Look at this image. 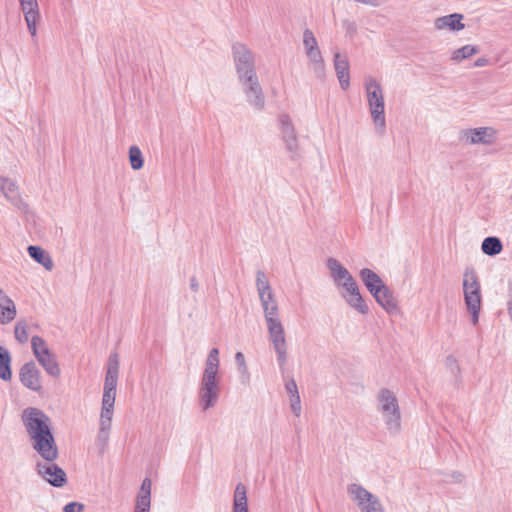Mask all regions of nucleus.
Masks as SVG:
<instances>
[{
	"label": "nucleus",
	"instance_id": "obj_1",
	"mask_svg": "<svg viewBox=\"0 0 512 512\" xmlns=\"http://www.w3.org/2000/svg\"><path fill=\"white\" fill-rule=\"evenodd\" d=\"M21 419L32 440L33 449L47 462L58 458V447L55 442L50 418L40 409L28 407L23 410Z\"/></svg>",
	"mask_w": 512,
	"mask_h": 512
},
{
	"label": "nucleus",
	"instance_id": "obj_2",
	"mask_svg": "<svg viewBox=\"0 0 512 512\" xmlns=\"http://www.w3.org/2000/svg\"><path fill=\"white\" fill-rule=\"evenodd\" d=\"M263 307L267 330L270 341L277 356V362L281 369H284L287 360V341L284 326L278 317V304L273 291L263 293V299L259 298Z\"/></svg>",
	"mask_w": 512,
	"mask_h": 512
},
{
	"label": "nucleus",
	"instance_id": "obj_3",
	"mask_svg": "<svg viewBox=\"0 0 512 512\" xmlns=\"http://www.w3.org/2000/svg\"><path fill=\"white\" fill-rule=\"evenodd\" d=\"M377 401L386 428L391 434H398L401 430V412L396 395L390 389L382 388L377 395Z\"/></svg>",
	"mask_w": 512,
	"mask_h": 512
},
{
	"label": "nucleus",
	"instance_id": "obj_4",
	"mask_svg": "<svg viewBox=\"0 0 512 512\" xmlns=\"http://www.w3.org/2000/svg\"><path fill=\"white\" fill-rule=\"evenodd\" d=\"M365 90L371 117L376 128L382 134L386 126L384 112L385 104L382 87L375 78L369 76L365 79Z\"/></svg>",
	"mask_w": 512,
	"mask_h": 512
},
{
	"label": "nucleus",
	"instance_id": "obj_5",
	"mask_svg": "<svg viewBox=\"0 0 512 512\" xmlns=\"http://www.w3.org/2000/svg\"><path fill=\"white\" fill-rule=\"evenodd\" d=\"M463 291L464 301L468 312L471 314V321L474 325L478 323L481 309V287L476 271L473 267H467L464 271Z\"/></svg>",
	"mask_w": 512,
	"mask_h": 512
},
{
	"label": "nucleus",
	"instance_id": "obj_6",
	"mask_svg": "<svg viewBox=\"0 0 512 512\" xmlns=\"http://www.w3.org/2000/svg\"><path fill=\"white\" fill-rule=\"evenodd\" d=\"M232 53L239 80L257 75L254 55L245 44L234 43Z\"/></svg>",
	"mask_w": 512,
	"mask_h": 512
},
{
	"label": "nucleus",
	"instance_id": "obj_7",
	"mask_svg": "<svg viewBox=\"0 0 512 512\" xmlns=\"http://www.w3.org/2000/svg\"><path fill=\"white\" fill-rule=\"evenodd\" d=\"M219 365V350L218 348H212L205 362V369L201 378L200 388L220 392L219 379L217 378Z\"/></svg>",
	"mask_w": 512,
	"mask_h": 512
},
{
	"label": "nucleus",
	"instance_id": "obj_8",
	"mask_svg": "<svg viewBox=\"0 0 512 512\" xmlns=\"http://www.w3.org/2000/svg\"><path fill=\"white\" fill-rule=\"evenodd\" d=\"M243 87L247 102L256 110H263L265 107V95L258 80V76H250L239 80Z\"/></svg>",
	"mask_w": 512,
	"mask_h": 512
},
{
	"label": "nucleus",
	"instance_id": "obj_9",
	"mask_svg": "<svg viewBox=\"0 0 512 512\" xmlns=\"http://www.w3.org/2000/svg\"><path fill=\"white\" fill-rule=\"evenodd\" d=\"M37 473L51 486L61 488L67 484L65 471L53 462L36 464Z\"/></svg>",
	"mask_w": 512,
	"mask_h": 512
},
{
	"label": "nucleus",
	"instance_id": "obj_10",
	"mask_svg": "<svg viewBox=\"0 0 512 512\" xmlns=\"http://www.w3.org/2000/svg\"><path fill=\"white\" fill-rule=\"evenodd\" d=\"M20 9L24 15L27 29L37 45V23L41 19L39 4L37 0H18Z\"/></svg>",
	"mask_w": 512,
	"mask_h": 512
},
{
	"label": "nucleus",
	"instance_id": "obj_11",
	"mask_svg": "<svg viewBox=\"0 0 512 512\" xmlns=\"http://www.w3.org/2000/svg\"><path fill=\"white\" fill-rule=\"evenodd\" d=\"M0 191L4 197L20 212L29 213L28 203L21 197L19 188L14 181L0 176Z\"/></svg>",
	"mask_w": 512,
	"mask_h": 512
},
{
	"label": "nucleus",
	"instance_id": "obj_12",
	"mask_svg": "<svg viewBox=\"0 0 512 512\" xmlns=\"http://www.w3.org/2000/svg\"><path fill=\"white\" fill-rule=\"evenodd\" d=\"M461 139L471 145H491L496 139V130L492 127H479L461 131Z\"/></svg>",
	"mask_w": 512,
	"mask_h": 512
},
{
	"label": "nucleus",
	"instance_id": "obj_13",
	"mask_svg": "<svg viewBox=\"0 0 512 512\" xmlns=\"http://www.w3.org/2000/svg\"><path fill=\"white\" fill-rule=\"evenodd\" d=\"M21 383L32 391H40V371L33 361L25 363L20 369Z\"/></svg>",
	"mask_w": 512,
	"mask_h": 512
},
{
	"label": "nucleus",
	"instance_id": "obj_14",
	"mask_svg": "<svg viewBox=\"0 0 512 512\" xmlns=\"http://www.w3.org/2000/svg\"><path fill=\"white\" fill-rule=\"evenodd\" d=\"M280 126L282 139L286 144V149L293 157L298 151V141L295 128L288 115H282L280 117Z\"/></svg>",
	"mask_w": 512,
	"mask_h": 512
},
{
	"label": "nucleus",
	"instance_id": "obj_15",
	"mask_svg": "<svg viewBox=\"0 0 512 512\" xmlns=\"http://www.w3.org/2000/svg\"><path fill=\"white\" fill-rule=\"evenodd\" d=\"M327 268L331 273V277L338 287H344L355 281L350 272L335 258L327 260Z\"/></svg>",
	"mask_w": 512,
	"mask_h": 512
},
{
	"label": "nucleus",
	"instance_id": "obj_16",
	"mask_svg": "<svg viewBox=\"0 0 512 512\" xmlns=\"http://www.w3.org/2000/svg\"><path fill=\"white\" fill-rule=\"evenodd\" d=\"M375 301L389 314H397L400 309L398 306V301L394 296L393 292L390 288L384 285L380 292L372 295Z\"/></svg>",
	"mask_w": 512,
	"mask_h": 512
},
{
	"label": "nucleus",
	"instance_id": "obj_17",
	"mask_svg": "<svg viewBox=\"0 0 512 512\" xmlns=\"http://www.w3.org/2000/svg\"><path fill=\"white\" fill-rule=\"evenodd\" d=\"M334 68L341 88L347 90L350 86L349 63L347 58L341 56L340 53H335Z\"/></svg>",
	"mask_w": 512,
	"mask_h": 512
},
{
	"label": "nucleus",
	"instance_id": "obj_18",
	"mask_svg": "<svg viewBox=\"0 0 512 512\" xmlns=\"http://www.w3.org/2000/svg\"><path fill=\"white\" fill-rule=\"evenodd\" d=\"M359 276L371 295L380 292V289L385 285L381 277L369 268L361 269Z\"/></svg>",
	"mask_w": 512,
	"mask_h": 512
},
{
	"label": "nucleus",
	"instance_id": "obj_19",
	"mask_svg": "<svg viewBox=\"0 0 512 512\" xmlns=\"http://www.w3.org/2000/svg\"><path fill=\"white\" fill-rule=\"evenodd\" d=\"M40 365L44 368L48 375L52 377H59L61 370L57 361V357L50 350L47 352L42 351V354L35 356Z\"/></svg>",
	"mask_w": 512,
	"mask_h": 512
},
{
	"label": "nucleus",
	"instance_id": "obj_20",
	"mask_svg": "<svg viewBox=\"0 0 512 512\" xmlns=\"http://www.w3.org/2000/svg\"><path fill=\"white\" fill-rule=\"evenodd\" d=\"M347 493L351 499L356 502L357 506L362 507L368 500H371L372 494L360 484L352 483L347 487Z\"/></svg>",
	"mask_w": 512,
	"mask_h": 512
},
{
	"label": "nucleus",
	"instance_id": "obj_21",
	"mask_svg": "<svg viewBox=\"0 0 512 512\" xmlns=\"http://www.w3.org/2000/svg\"><path fill=\"white\" fill-rule=\"evenodd\" d=\"M29 256L41 264L46 270L51 271L54 267V263L50 255L42 249L40 246L30 245L28 247Z\"/></svg>",
	"mask_w": 512,
	"mask_h": 512
},
{
	"label": "nucleus",
	"instance_id": "obj_22",
	"mask_svg": "<svg viewBox=\"0 0 512 512\" xmlns=\"http://www.w3.org/2000/svg\"><path fill=\"white\" fill-rule=\"evenodd\" d=\"M113 405L107 406L102 404L101 415H100V429H99V440L105 441L108 437V432L111 428V421L113 416Z\"/></svg>",
	"mask_w": 512,
	"mask_h": 512
},
{
	"label": "nucleus",
	"instance_id": "obj_23",
	"mask_svg": "<svg viewBox=\"0 0 512 512\" xmlns=\"http://www.w3.org/2000/svg\"><path fill=\"white\" fill-rule=\"evenodd\" d=\"M246 487L243 483H238L234 491L233 511L248 512Z\"/></svg>",
	"mask_w": 512,
	"mask_h": 512
},
{
	"label": "nucleus",
	"instance_id": "obj_24",
	"mask_svg": "<svg viewBox=\"0 0 512 512\" xmlns=\"http://www.w3.org/2000/svg\"><path fill=\"white\" fill-rule=\"evenodd\" d=\"M11 378V355L6 348L0 345V379L10 381Z\"/></svg>",
	"mask_w": 512,
	"mask_h": 512
},
{
	"label": "nucleus",
	"instance_id": "obj_25",
	"mask_svg": "<svg viewBox=\"0 0 512 512\" xmlns=\"http://www.w3.org/2000/svg\"><path fill=\"white\" fill-rule=\"evenodd\" d=\"M307 57L313 65V70L317 77L321 78L324 75L325 67L321 51L318 48L306 51Z\"/></svg>",
	"mask_w": 512,
	"mask_h": 512
},
{
	"label": "nucleus",
	"instance_id": "obj_26",
	"mask_svg": "<svg viewBox=\"0 0 512 512\" xmlns=\"http://www.w3.org/2000/svg\"><path fill=\"white\" fill-rule=\"evenodd\" d=\"M481 249L484 254L488 256H495L501 253L503 250V244L498 237L489 236L483 240Z\"/></svg>",
	"mask_w": 512,
	"mask_h": 512
},
{
	"label": "nucleus",
	"instance_id": "obj_27",
	"mask_svg": "<svg viewBox=\"0 0 512 512\" xmlns=\"http://www.w3.org/2000/svg\"><path fill=\"white\" fill-rule=\"evenodd\" d=\"M219 393L218 391L199 388V402L201 408L208 410L214 407L218 401Z\"/></svg>",
	"mask_w": 512,
	"mask_h": 512
},
{
	"label": "nucleus",
	"instance_id": "obj_28",
	"mask_svg": "<svg viewBox=\"0 0 512 512\" xmlns=\"http://www.w3.org/2000/svg\"><path fill=\"white\" fill-rule=\"evenodd\" d=\"M343 298L345 299L346 303L355 309L357 312L365 315L369 312V307L365 303L362 295L360 292L356 293V295H343Z\"/></svg>",
	"mask_w": 512,
	"mask_h": 512
},
{
	"label": "nucleus",
	"instance_id": "obj_29",
	"mask_svg": "<svg viewBox=\"0 0 512 512\" xmlns=\"http://www.w3.org/2000/svg\"><path fill=\"white\" fill-rule=\"evenodd\" d=\"M479 52L477 46L465 45L452 53V60L460 62Z\"/></svg>",
	"mask_w": 512,
	"mask_h": 512
},
{
	"label": "nucleus",
	"instance_id": "obj_30",
	"mask_svg": "<svg viewBox=\"0 0 512 512\" xmlns=\"http://www.w3.org/2000/svg\"><path fill=\"white\" fill-rule=\"evenodd\" d=\"M129 161L131 168L140 170L144 165V158L138 146H131L129 148Z\"/></svg>",
	"mask_w": 512,
	"mask_h": 512
},
{
	"label": "nucleus",
	"instance_id": "obj_31",
	"mask_svg": "<svg viewBox=\"0 0 512 512\" xmlns=\"http://www.w3.org/2000/svg\"><path fill=\"white\" fill-rule=\"evenodd\" d=\"M16 316V308L11 300V303H3L0 305V323H8Z\"/></svg>",
	"mask_w": 512,
	"mask_h": 512
},
{
	"label": "nucleus",
	"instance_id": "obj_32",
	"mask_svg": "<svg viewBox=\"0 0 512 512\" xmlns=\"http://www.w3.org/2000/svg\"><path fill=\"white\" fill-rule=\"evenodd\" d=\"M256 288L259 294V298L263 299V293L272 291L270 283L262 270L256 272Z\"/></svg>",
	"mask_w": 512,
	"mask_h": 512
},
{
	"label": "nucleus",
	"instance_id": "obj_33",
	"mask_svg": "<svg viewBox=\"0 0 512 512\" xmlns=\"http://www.w3.org/2000/svg\"><path fill=\"white\" fill-rule=\"evenodd\" d=\"M151 485V480L149 478H145L142 481L136 500L151 503Z\"/></svg>",
	"mask_w": 512,
	"mask_h": 512
},
{
	"label": "nucleus",
	"instance_id": "obj_34",
	"mask_svg": "<svg viewBox=\"0 0 512 512\" xmlns=\"http://www.w3.org/2000/svg\"><path fill=\"white\" fill-rule=\"evenodd\" d=\"M361 512H384L383 505L379 498L375 495L372 496L371 500H368L362 507Z\"/></svg>",
	"mask_w": 512,
	"mask_h": 512
},
{
	"label": "nucleus",
	"instance_id": "obj_35",
	"mask_svg": "<svg viewBox=\"0 0 512 512\" xmlns=\"http://www.w3.org/2000/svg\"><path fill=\"white\" fill-rule=\"evenodd\" d=\"M31 347L34 356H39V354H42V351L47 352L48 350H50L47 346L46 341L42 337L37 335L31 338Z\"/></svg>",
	"mask_w": 512,
	"mask_h": 512
},
{
	"label": "nucleus",
	"instance_id": "obj_36",
	"mask_svg": "<svg viewBox=\"0 0 512 512\" xmlns=\"http://www.w3.org/2000/svg\"><path fill=\"white\" fill-rule=\"evenodd\" d=\"M448 20V28L452 31H459L464 29V24L461 22L463 19V15L459 13H453L447 15Z\"/></svg>",
	"mask_w": 512,
	"mask_h": 512
},
{
	"label": "nucleus",
	"instance_id": "obj_37",
	"mask_svg": "<svg viewBox=\"0 0 512 512\" xmlns=\"http://www.w3.org/2000/svg\"><path fill=\"white\" fill-rule=\"evenodd\" d=\"M15 338L22 344L26 343L29 338L28 326L24 322H19L15 326Z\"/></svg>",
	"mask_w": 512,
	"mask_h": 512
},
{
	"label": "nucleus",
	"instance_id": "obj_38",
	"mask_svg": "<svg viewBox=\"0 0 512 512\" xmlns=\"http://www.w3.org/2000/svg\"><path fill=\"white\" fill-rule=\"evenodd\" d=\"M303 44L306 51L318 48L317 40L310 29H306L303 33Z\"/></svg>",
	"mask_w": 512,
	"mask_h": 512
},
{
	"label": "nucleus",
	"instance_id": "obj_39",
	"mask_svg": "<svg viewBox=\"0 0 512 512\" xmlns=\"http://www.w3.org/2000/svg\"><path fill=\"white\" fill-rule=\"evenodd\" d=\"M107 373L119 374V356L117 353H112L109 356Z\"/></svg>",
	"mask_w": 512,
	"mask_h": 512
},
{
	"label": "nucleus",
	"instance_id": "obj_40",
	"mask_svg": "<svg viewBox=\"0 0 512 512\" xmlns=\"http://www.w3.org/2000/svg\"><path fill=\"white\" fill-rule=\"evenodd\" d=\"M119 374L106 373L104 389L116 390Z\"/></svg>",
	"mask_w": 512,
	"mask_h": 512
},
{
	"label": "nucleus",
	"instance_id": "obj_41",
	"mask_svg": "<svg viewBox=\"0 0 512 512\" xmlns=\"http://www.w3.org/2000/svg\"><path fill=\"white\" fill-rule=\"evenodd\" d=\"M447 368L450 369L451 373L457 375L460 373V366L458 364L457 359L453 355H449L445 360Z\"/></svg>",
	"mask_w": 512,
	"mask_h": 512
},
{
	"label": "nucleus",
	"instance_id": "obj_42",
	"mask_svg": "<svg viewBox=\"0 0 512 512\" xmlns=\"http://www.w3.org/2000/svg\"><path fill=\"white\" fill-rule=\"evenodd\" d=\"M115 396H116V390L104 389L102 404L107 405V406H110V405L114 406Z\"/></svg>",
	"mask_w": 512,
	"mask_h": 512
},
{
	"label": "nucleus",
	"instance_id": "obj_43",
	"mask_svg": "<svg viewBox=\"0 0 512 512\" xmlns=\"http://www.w3.org/2000/svg\"><path fill=\"white\" fill-rule=\"evenodd\" d=\"M84 508L85 507L82 503L69 502L64 506L63 512H83Z\"/></svg>",
	"mask_w": 512,
	"mask_h": 512
},
{
	"label": "nucleus",
	"instance_id": "obj_44",
	"mask_svg": "<svg viewBox=\"0 0 512 512\" xmlns=\"http://www.w3.org/2000/svg\"><path fill=\"white\" fill-rule=\"evenodd\" d=\"M343 289H344V292H342V296L343 295H354L355 296L356 293L360 292V289L357 285L356 280L351 283H348V285L344 286Z\"/></svg>",
	"mask_w": 512,
	"mask_h": 512
},
{
	"label": "nucleus",
	"instance_id": "obj_45",
	"mask_svg": "<svg viewBox=\"0 0 512 512\" xmlns=\"http://www.w3.org/2000/svg\"><path fill=\"white\" fill-rule=\"evenodd\" d=\"M291 401V409L296 416H299L301 413V400L299 395H294V397L290 398Z\"/></svg>",
	"mask_w": 512,
	"mask_h": 512
},
{
	"label": "nucleus",
	"instance_id": "obj_46",
	"mask_svg": "<svg viewBox=\"0 0 512 512\" xmlns=\"http://www.w3.org/2000/svg\"><path fill=\"white\" fill-rule=\"evenodd\" d=\"M235 361L239 367V370L241 372H246L247 371V365H246V361H245V357H244V354L242 352H237L235 354Z\"/></svg>",
	"mask_w": 512,
	"mask_h": 512
},
{
	"label": "nucleus",
	"instance_id": "obj_47",
	"mask_svg": "<svg viewBox=\"0 0 512 512\" xmlns=\"http://www.w3.org/2000/svg\"><path fill=\"white\" fill-rule=\"evenodd\" d=\"M285 388L290 398L294 397V395H299L297 384L294 379H291L289 382H287Z\"/></svg>",
	"mask_w": 512,
	"mask_h": 512
},
{
	"label": "nucleus",
	"instance_id": "obj_48",
	"mask_svg": "<svg viewBox=\"0 0 512 512\" xmlns=\"http://www.w3.org/2000/svg\"><path fill=\"white\" fill-rule=\"evenodd\" d=\"M150 505L149 502L136 500L134 512H150Z\"/></svg>",
	"mask_w": 512,
	"mask_h": 512
},
{
	"label": "nucleus",
	"instance_id": "obj_49",
	"mask_svg": "<svg viewBox=\"0 0 512 512\" xmlns=\"http://www.w3.org/2000/svg\"><path fill=\"white\" fill-rule=\"evenodd\" d=\"M448 20L449 19L447 18V15L437 18L435 20L436 29L442 30V29L448 28Z\"/></svg>",
	"mask_w": 512,
	"mask_h": 512
},
{
	"label": "nucleus",
	"instance_id": "obj_50",
	"mask_svg": "<svg viewBox=\"0 0 512 512\" xmlns=\"http://www.w3.org/2000/svg\"><path fill=\"white\" fill-rule=\"evenodd\" d=\"M190 289L193 292H198V290H199V282L195 276H192L190 278Z\"/></svg>",
	"mask_w": 512,
	"mask_h": 512
},
{
	"label": "nucleus",
	"instance_id": "obj_51",
	"mask_svg": "<svg viewBox=\"0 0 512 512\" xmlns=\"http://www.w3.org/2000/svg\"><path fill=\"white\" fill-rule=\"evenodd\" d=\"M487 64H488V59H487V58H485V57H480V58H478V59L475 61V63H474V65H475L476 67H483V66H486Z\"/></svg>",
	"mask_w": 512,
	"mask_h": 512
},
{
	"label": "nucleus",
	"instance_id": "obj_52",
	"mask_svg": "<svg viewBox=\"0 0 512 512\" xmlns=\"http://www.w3.org/2000/svg\"><path fill=\"white\" fill-rule=\"evenodd\" d=\"M3 303H11V299L0 288V305Z\"/></svg>",
	"mask_w": 512,
	"mask_h": 512
},
{
	"label": "nucleus",
	"instance_id": "obj_53",
	"mask_svg": "<svg viewBox=\"0 0 512 512\" xmlns=\"http://www.w3.org/2000/svg\"><path fill=\"white\" fill-rule=\"evenodd\" d=\"M508 310H509V314H510V316L512 318V300L508 304Z\"/></svg>",
	"mask_w": 512,
	"mask_h": 512
}]
</instances>
